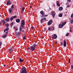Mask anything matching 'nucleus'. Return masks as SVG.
<instances>
[{"label":"nucleus","instance_id":"f257e3e1","mask_svg":"<svg viewBox=\"0 0 73 73\" xmlns=\"http://www.w3.org/2000/svg\"><path fill=\"white\" fill-rule=\"evenodd\" d=\"M37 44L36 43H34L32 46H31L30 50L32 51H34L36 48V46H37Z\"/></svg>","mask_w":73,"mask_h":73},{"label":"nucleus","instance_id":"f03ea898","mask_svg":"<svg viewBox=\"0 0 73 73\" xmlns=\"http://www.w3.org/2000/svg\"><path fill=\"white\" fill-rule=\"evenodd\" d=\"M20 73H27L26 67H22Z\"/></svg>","mask_w":73,"mask_h":73},{"label":"nucleus","instance_id":"7ed1b4c3","mask_svg":"<svg viewBox=\"0 0 73 73\" xmlns=\"http://www.w3.org/2000/svg\"><path fill=\"white\" fill-rule=\"evenodd\" d=\"M21 25V27H22L23 28H25V27L24 25H25V21H24V20H22Z\"/></svg>","mask_w":73,"mask_h":73},{"label":"nucleus","instance_id":"20e7f679","mask_svg":"<svg viewBox=\"0 0 73 73\" xmlns=\"http://www.w3.org/2000/svg\"><path fill=\"white\" fill-rule=\"evenodd\" d=\"M57 37V35L56 34H55L53 36H52V38L53 39H56Z\"/></svg>","mask_w":73,"mask_h":73},{"label":"nucleus","instance_id":"39448f33","mask_svg":"<svg viewBox=\"0 0 73 73\" xmlns=\"http://www.w3.org/2000/svg\"><path fill=\"white\" fill-rule=\"evenodd\" d=\"M21 34V32H19L18 33H15V35L17 37L18 36H19Z\"/></svg>","mask_w":73,"mask_h":73},{"label":"nucleus","instance_id":"423d86ee","mask_svg":"<svg viewBox=\"0 0 73 73\" xmlns=\"http://www.w3.org/2000/svg\"><path fill=\"white\" fill-rule=\"evenodd\" d=\"M52 22V20H50L49 21H48V25H50L51 24Z\"/></svg>","mask_w":73,"mask_h":73},{"label":"nucleus","instance_id":"0eeeda50","mask_svg":"<svg viewBox=\"0 0 73 73\" xmlns=\"http://www.w3.org/2000/svg\"><path fill=\"white\" fill-rule=\"evenodd\" d=\"M9 53H12L13 51V49L12 48H11L9 49Z\"/></svg>","mask_w":73,"mask_h":73},{"label":"nucleus","instance_id":"6e6552de","mask_svg":"<svg viewBox=\"0 0 73 73\" xmlns=\"http://www.w3.org/2000/svg\"><path fill=\"white\" fill-rule=\"evenodd\" d=\"M44 20L46 21V19L45 18H43L41 19L40 20V22L41 23H43V21H44Z\"/></svg>","mask_w":73,"mask_h":73},{"label":"nucleus","instance_id":"1a4fd4ad","mask_svg":"<svg viewBox=\"0 0 73 73\" xmlns=\"http://www.w3.org/2000/svg\"><path fill=\"white\" fill-rule=\"evenodd\" d=\"M63 43H64V47H65V46H66V40H64Z\"/></svg>","mask_w":73,"mask_h":73},{"label":"nucleus","instance_id":"9d476101","mask_svg":"<svg viewBox=\"0 0 73 73\" xmlns=\"http://www.w3.org/2000/svg\"><path fill=\"white\" fill-rule=\"evenodd\" d=\"M11 4V2L9 0L7 1V5Z\"/></svg>","mask_w":73,"mask_h":73},{"label":"nucleus","instance_id":"9b49d317","mask_svg":"<svg viewBox=\"0 0 73 73\" xmlns=\"http://www.w3.org/2000/svg\"><path fill=\"white\" fill-rule=\"evenodd\" d=\"M7 34H5V35H3L2 36V37H3V38H6V37H7Z\"/></svg>","mask_w":73,"mask_h":73},{"label":"nucleus","instance_id":"f8f14e48","mask_svg":"<svg viewBox=\"0 0 73 73\" xmlns=\"http://www.w3.org/2000/svg\"><path fill=\"white\" fill-rule=\"evenodd\" d=\"M13 10L12 8H10L9 9H8V11L9 13H11Z\"/></svg>","mask_w":73,"mask_h":73},{"label":"nucleus","instance_id":"ddd939ff","mask_svg":"<svg viewBox=\"0 0 73 73\" xmlns=\"http://www.w3.org/2000/svg\"><path fill=\"white\" fill-rule=\"evenodd\" d=\"M16 21L17 23H19L20 21V19H17L16 20Z\"/></svg>","mask_w":73,"mask_h":73},{"label":"nucleus","instance_id":"4468645a","mask_svg":"<svg viewBox=\"0 0 73 73\" xmlns=\"http://www.w3.org/2000/svg\"><path fill=\"white\" fill-rule=\"evenodd\" d=\"M9 29V27H7L6 29H5L4 30V32H5L6 31H8V30Z\"/></svg>","mask_w":73,"mask_h":73},{"label":"nucleus","instance_id":"2eb2a0df","mask_svg":"<svg viewBox=\"0 0 73 73\" xmlns=\"http://www.w3.org/2000/svg\"><path fill=\"white\" fill-rule=\"evenodd\" d=\"M56 4H57V6H58V7H60V5L59 4V2L58 1H57Z\"/></svg>","mask_w":73,"mask_h":73},{"label":"nucleus","instance_id":"dca6fc26","mask_svg":"<svg viewBox=\"0 0 73 73\" xmlns=\"http://www.w3.org/2000/svg\"><path fill=\"white\" fill-rule=\"evenodd\" d=\"M40 13L41 14V15H44L43 11H41L40 12Z\"/></svg>","mask_w":73,"mask_h":73},{"label":"nucleus","instance_id":"f3484780","mask_svg":"<svg viewBox=\"0 0 73 73\" xmlns=\"http://www.w3.org/2000/svg\"><path fill=\"white\" fill-rule=\"evenodd\" d=\"M63 10V8L62 7H59V10L61 11Z\"/></svg>","mask_w":73,"mask_h":73},{"label":"nucleus","instance_id":"a211bd4d","mask_svg":"<svg viewBox=\"0 0 73 73\" xmlns=\"http://www.w3.org/2000/svg\"><path fill=\"white\" fill-rule=\"evenodd\" d=\"M59 27L60 28H62L63 27V26L62 24H60L58 25Z\"/></svg>","mask_w":73,"mask_h":73},{"label":"nucleus","instance_id":"6ab92c4d","mask_svg":"<svg viewBox=\"0 0 73 73\" xmlns=\"http://www.w3.org/2000/svg\"><path fill=\"white\" fill-rule=\"evenodd\" d=\"M63 14H60L58 15V16L59 17H62V16Z\"/></svg>","mask_w":73,"mask_h":73},{"label":"nucleus","instance_id":"aec40b11","mask_svg":"<svg viewBox=\"0 0 73 73\" xmlns=\"http://www.w3.org/2000/svg\"><path fill=\"white\" fill-rule=\"evenodd\" d=\"M9 18H6L5 19L6 22H8L9 21Z\"/></svg>","mask_w":73,"mask_h":73},{"label":"nucleus","instance_id":"412c9836","mask_svg":"<svg viewBox=\"0 0 73 73\" xmlns=\"http://www.w3.org/2000/svg\"><path fill=\"white\" fill-rule=\"evenodd\" d=\"M5 26H6L7 27L9 26V25L8 23L5 24Z\"/></svg>","mask_w":73,"mask_h":73},{"label":"nucleus","instance_id":"4be33fe9","mask_svg":"<svg viewBox=\"0 0 73 73\" xmlns=\"http://www.w3.org/2000/svg\"><path fill=\"white\" fill-rule=\"evenodd\" d=\"M19 60L20 62H22L23 61V60H22L21 58H20V59H19Z\"/></svg>","mask_w":73,"mask_h":73},{"label":"nucleus","instance_id":"5701e85b","mask_svg":"<svg viewBox=\"0 0 73 73\" xmlns=\"http://www.w3.org/2000/svg\"><path fill=\"white\" fill-rule=\"evenodd\" d=\"M72 27H70V32H72Z\"/></svg>","mask_w":73,"mask_h":73},{"label":"nucleus","instance_id":"b1692460","mask_svg":"<svg viewBox=\"0 0 73 73\" xmlns=\"http://www.w3.org/2000/svg\"><path fill=\"white\" fill-rule=\"evenodd\" d=\"M13 24H14V23L13 22H12V23H11V25H10V26L12 27V26L13 25Z\"/></svg>","mask_w":73,"mask_h":73},{"label":"nucleus","instance_id":"393cba45","mask_svg":"<svg viewBox=\"0 0 73 73\" xmlns=\"http://www.w3.org/2000/svg\"><path fill=\"white\" fill-rule=\"evenodd\" d=\"M13 19V16H12L10 18V21H12Z\"/></svg>","mask_w":73,"mask_h":73},{"label":"nucleus","instance_id":"a878e982","mask_svg":"<svg viewBox=\"0 0 73 73\" xmlns=\"http://www.w3.org/2000/svg\"><path fill=\"white\" fill-rule=\"evenodd\" d=\"M11 8L12 9H14V5H12V6H11Z\"/></svg>","mask_w":73,"mask_h":73},{"label":"nucleus","instance_id":"bb28decb","mask_svg":"<svg viewBox=\"0 0 73 73\" xmlns=\"http://www.w3.org/2000/svg\"><path fill=\"white\" fill-rule=\"evenodd\" d=\"M22 27H20V29H19V30H20V32H21V31H22Z\"/></svg>","mask_w":73,"mask_h":73},{"label":"nucleus","instance_id":"cd10ccee","mask_svg":"<svg viewBox=\"0 0 73 73\" xmlns=\"http://www.w3.org/2000/svg\"><path fill=\"white\" fill-rule=\"evenodd\" d=\"M71 21V23L72 24L73 23V19L70 20Z\"/></svg>","mask_w":73,"mask_h":73},{"label":"nucleus","instance_id":"c85d7f7f","mask_svg":"<svg viewBox=\"0 0 73 73\" xmlns=\"http://www.w3.org/2000/svg\"><path fill=\"white\" fill-rule=\"evenodd\" d=\"M55 13H54L53 14H52V17H55Z\"/></svg>","mask_w":73,"mask_h":73},{"label":"nucleus","instance_id":"c756f323","mask_svg":"<svg viewBox=\"0 0 73 73\" xmlns=\"http://www.w3.org/2000/svg\"><path fill=\"white\" fill-rule=\"evenodd\" d=\"M17 17V16H13V18L14 19L16 18Z\"/></svg>","mask_w":73,"mask_h":73},{"label":"nucleus","instance_id":"7c9ffc66","mask_svg":"<svg viewBox=\"0 0 73 73\" xmlns=\"http://www.w3.org/2000/svg\"><path fill=\"white\" fill-rule=\"evenodd\" d=\"M44 14H43V15H40V17H44Z\"/></svg>","mask_w":73,"mask_h":73},{"label":"nucleus","instance_id":"2f4dec72","mask_svg":"<svg viewBox=\"0 0 73 73\" xmlns=\"http://www.w3.org/2000/svg\"><path fill=\"white\" fill-rule=\"evenodd\" d=\"M22 10L23 12L24 11V7H23V8H22Z\"/></svg>","mask_w":73,"mask_h":73},{"label":"nucleus","instance_id":"473e14b6","mask_svg":"<svg viewBox=\"0 0 73 73\" xmlns=\"http://www.w3.org/2000/svg\"><path fill=\"white\" fill-rule=\"evenodd\" d=\"M2 45V42L1 41L0 42V47Z\"/></svg>","mask_w":73,"mask_h":73},{"label":"nucleus","instance_id":"72a5a7b5","mask_svg":"<svg viewBox=\"0 0 73 73\" xmlns=\"http://www.w3.org/2000/svg\"><path fill=\"white\" fill-rule=\"evenodd\" d=\"M69 33H67V34H66V36H68V35H69Z\"/></svg>","mask_w":73,"mask_h":73},{"label":"nucleus","instance_id":"f704fd0d","mask_svg":"<svg viewBox=\"0 0 73 73\" xmlns=\"http://www.w3.org/2000/svg\"><path fill=\"white\" fill-rule=\"evenodd\" d=\"M71 69H73V65H72L71 66Z\"/></svg>","mask_w":73,"mask_h":73},{"label":"nucleus","instance_id":"c9c22d12","mask_svg":"<svg viewBox=\"0 0 73 73\" xmlns=\"http://www.w3.org/2000/svg\"><path fill=\"white\" fill-rule=\"evenodd\" d=\"M70 7V5H68L66 6V8H69V7Z\"/></svg>","mask_w":73,"mask_h":73},{"label":"nucleus","instance_id":"e433bc0d","mask_svg":"<svg viewBox=\"0 0 73 73\" xmlns=\"http://www.w3.org/2000/svg\"><path fill=\"white\" fill-rule=\"evenodd\" d=\"M48 15H44V17H47V16H48Z\"/></svg>","mask_w":73,"mask_h":73},{"label":"nucleus","instance_id":"4c0bfd02","mask_svg":"<svg viewBox=\"0 0 73 73\" xmlns=\"http://www.w3.org/2000/svg\"><path fill=\"white\" fill-rule=\"evenodd\" d=\"M3 25H4V24H5V20H3Z\"/></svg>","mask_w":73,"mask_h":73},{"label":"nucleus","instance_id":"58836bf2","mask_svg":"<svg viewBox=\"0 0 73 73\" xmlns=\"http://www.w3.org/2000/svg\"><path fill=\"white\" fill-rule=\"evenodd\" d=\"M25 38H26V37L25 36H23V39H25Z\"/></svg>","mask_w":73,"mask_h":73},{"label":"nucleus","instance_id":"ea45409f","mask_svg":"<svg viewBox=\"0 0 73 73\" xmlns=\"http://www.w3.org/2000/svg\"><path fill=\"white\" fill-rule=\"evenodd\" d=\"M62 27L64 25V23H63L62 24Z\"/></svg>","mask_w":73,"mask_h":73},{"label":"nucleus","instance_id":"a19ab883","mask_svg":"<svg viewBox=\"0 0 73 73\" xmlns=\"http://www.w3.org/2000/svg\"><path fill=\"white\" fill-rule=\"evenodd\" d=\"M48 30H50V31L51 30V29H50V28H48Z\"/></svg>","mask_w":73,"mask_h":73},{"label":"nucleus","instance_id":"79ce46f5","mask_svg":"<svg viewBox=\"0 0 73 73\" xmlns=\"http://www.w3.org/2000/svg\"><path fill=\"white\" fill-rule=\"evenodd\" d=\"M69 62L70 63V58L69 60H68Z\"/></svg>","mask_w":73,"mask_h":73},{"label":"nucleus","instance_id":"37998d69","mask_svg":"<svg viewBox=\"0 0 73 73\" xmlns=\"http://www.w3.org/2000/svg\"><path fill=\"white\" fill-rule=\"evenodd\" d=\"M53 29H52V31H54V27H53Z\"/></svg>","mask_w":73,"mask_h":73},{"label":"nucleus","instance_id":"c03bdc74","mask_svg":"<svg viewBox=\"0 0 73 73\" xmlns=\"http://www.w3.org/2000/svg\"><path fill=\"white\" fill-rule=\"evenodd\" d=\"M71 17H73V14H72L71 15Z\"/></svg>","mask_w":73,"mask_h":73},{"label":"nucleus","instance_id":"a18cd8bd","mask_svg":"<svg viewBox=\"0 0 73 73\" xmlns=\"http://www.w3.org/2000/svg\"><path fill=\"white\" fill-rule=\"evenodd\" d=\"M31 28L32 29H34V27H31Z\"/></svg>","mask_w":73,"mask_h":73},{"label":"nucleus","instance_id":"49530a36","mask_svg":"<svg viewBox=\"0 0 73 73\" xmlns=\"http://www.w3.org/2000/svg\"><path fill=\"white\" fill-rule=\"evenodd\" d=\"M30 48H27V50H30V51L31 50H30Z\"/></svg>","mask_w":73,"mask_h":73},{"label":"nucleus","instance_id":"de8ad7c7","mask_svg":"<svg viewBox=\"0 0 73 73\" xmlns=\"http://www.w3.org/2000/svg\"><path fill=\"white\" fill-rule=\"evenodd\" d=\"M24 36H26V33H24Z\"/></svg>","mask_w":73,"mask_h":73},{"label":"nucleus","instance_id":"09e8293b","mask_svg":"<svg viewBox=\"0 0 73 73\" xmlns=\"http://www.w3.org/2000/svg\"><path fill=\"white\" fill-rule=\"evenodd\" d=\"M60 44H61V45H63V43H61Z\"/></svg>","mask_w":73,"mask_h":73},{"label":"nucleus","instance_id":"8fccbe9b","mask_svg":"<svg viewBox=\"0 0 73 73\" xmlns=\"http://www.w3.org/2000/svg\"><path fill=\"white\" fill-rule=\"evenodd\" d=\"M66 21H65V22L64 23V25H65V24H66Z\"/></svg>","mask_w":73,"mask_h":73},{"label":"nucleus","instance_id":"3c124183","mask_svg":"<svg viewBox=\"0 0 73 73\" xmlns=\"http://www.w3.org/2000/svg\"><path fill=\"white\" fill-rule=\"evenodd\" d=\"M54 13H55V12H54V11L52 12V15H53V14H54Z\"/></svg>","mask_w":73,"mask_h":73},{"label":"nucleus","instance_id":"603ef678","mask_svg":"<svg viewBox=\"0 0 73 73\" xmlns=\"http://www.w3.org/2000/svg\"><path fill=\"white\" fill-rule=\"evenodd\" d=\"M0 23H1H1H3V21H1V22Z\"/></svg>","mask_w":73,"mask_h":73},{"label":"nucleus","instance_id":"864d4df0","mask_svg":"<svg viewBox=\"0 0 73 73\" xmlns=\"http://www.w3.org/2000/svg\"><path fill=\"white\" fill-rule=\"evenodd\" d=\"M67 1H69V2H70V1H71V0H67Z\"/></svg>","mask_w":73,"mask_h":73},{"label":"nucleus","instance_id":"5fc2aeb1","mask_svg":"<svg viewBox=\"0 0 73 73\" xmlns=\"http://www.w3.org/2000/svg\"><path fill=\"white\" fill-rule=\"evenodd\" d=\"M8 33V31H7L6 32V34H7V33Z\"/></svg>","mask_w":73,"mask_h":73},{"label":"nucleus","instance_id":"6e6d98bb","mask_svg":"<svg viewBox=\"0 0 73 73\" xmlns=\"http://www.w3.org/2000/svg\"><path fill=\"white\" fill-rule=\"evenodd\" d=\"M57 43V41H56V42H55L54 43L55 44H56V43Z\"/></svg>","mask_w":73,"mask_h":73},{"label":"nucleus","instance_id":"4d7b16f0","mask_svg":"<svg viewBox=\"0 0 73 73\" xmlns=\"http://www.w3.org/2000/svg\"><path fill=\"white\" fill-rule=\"evenodd\" d=\"M3 65H4V66L5 67L6 66L5 65V64H4Z\"/></svg>","mask_w":73,"mask_h":73},{"label":"nucleus","instance_id":"13d9d810","mask_svg":"<svg viewBox=\"0 0 73 73\" xmlns=\"http://www.w3.org/2000/svg\"><path fill=\"white\" fill-rule=\"evenodd\" d=\"M15 31H16L18 29H16L15 28Z\"/></svg>","mask_w":73,"mask_h":73},{"label":"nucleus","instance_id":"bf43d9fd","mask_svg":"<svg viewBox=\"0 0 73 73\" xmlns=\"http://www.w3.org/2000/svg\"><path fill=\"white\" fill-rule=\"evenodd\" d=\"M24 30H23L22 31V32H24Z\"/></svg>","mask_w":73,"mask_h":73},{"label":"nucleus","instance_id":"052dcab7","mask_svg":"<svg viewBox=\"0 0 73 73\" xmlns=\"http://www.w3.org/2000/svg\"><path fill=\"white\" fill-rule=\"evenodd\" d=\"M65 16H67V15L66 14H65L64 15Z\"/></svg>","mask_w":73,"mask_h":73},{"label":"nucleus","instance_id":"680f3d73","mask_svg":"<svg viewBox=\"0 0 73 73\" xmlns=\"http://www.w3.org/2000/svg\"><path fill=\"white\" fill-rule=\"evenodd\" d=\"M3 20H1V21H2L3 22Z\"/></svg>","mask_w":73,"mask_h":73},{"label":"nucleus","instance_id":"e2e57ef3","mask_svg":"<svg viewBox=\"0 0 73 73\" xmlns=\"http://www.w3.org/2000/svg\"><path fill=\"white\" fill-rule=\"evenodd\" d=\"M1 23L0 22V26L1 25Z\"/></svg>","mask_w":73,"mask_h":73},{"label":"nucleus","instance_id":"0e129e2a","mask_svg":"<svg viewBox=\"0 0 73 73\" xmlns=\"http://www.w3.org/2000/svg\"><path fill=\"white\" fill-rule=\"evenodd\" d=\"M31 7H32V6H30V8H31Z\"/></svg>","mask_w":73,"mask_h":73},{"label":"nucleus","instance_id":"69168bd1","mask_svg":"<svg viewBox=\"0 0 73 73\" xmlns=\"http://www.w3.org/2000/svg\"><path fill=\"white\" fill-rule=\"evenodd\" d=\"M1 14H0V17H1Z\"/></svg>","mask_w":73,"mask_h":73},{"label":"nucleus","instance_id":"338daca9","mask_svg":"<svg viewBox=\"0 0 73 73\" xmlns=\"http://www.w3.org/2000/svg\"><path fill=\"white\" fill-rule=\"evenodd\" d=\"M66 13H67V12H66Z\"/></svg>","mask_w":73,"mask_h":73},{"label":"nucleus","instance_id":"774afa93","mask_svg":"<svg viewBox=\"0 0 73 73\" xmlns=\"http://www.w3.org/2000/svg\"><path fill=\"white\" fill-rule=\"evenodd\" d=\"M14 29H15V27H14Z\"/></svg>","mask_w":73,"mask_h":73}]
</instances>
